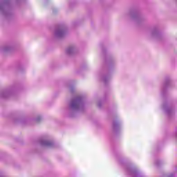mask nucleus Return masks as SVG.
Instances as JSON below:
<instances>
[{"mask_svg":"<svg viewBox=\"0 0 177 177\" xmlns=\"http://www.w3.org/2000/svg\"><path fill=\"white\" fill-rule=\"evenodd\" d=\"M85 110V100L81 95L73 98L68 106L67 113L69 117H74L77 113Z\"/></svg>","mask_w":177,"mask_h":177,"instance_id":"f257e3e1","label":"nucleus"},{"mask_svg":"<svg viewBox=\"0 0 177 177\" xmlns=\"http://www.w3.org/2000/svg\"><path fill=\"white\" fill-rule=\"evenodd\" d=\"M12 0H1L0 3V16L8 17L10 15Z\"/></svg>","mask_w":177,"mask_h":177,"instance_id":"f03ea898","label":"nucleus"},{"mask_svg":"<svg viewBox=\"0 0 177 177\" xmlns=\"http://www.w3.org/2000/svg\"><path fill=\"white\" fill-rule=\"evenodd\" d=\"M162 109L164 110L166 115L169 118H172V117H174V115H175V110L174 109L172 106H171L167 102H165V104H163Z\"/></svg>","mask_w":177,"mask_h":177,"instance_id":"7ed1b4c3","label":"nucleus"},{"mask_svg":"<svg viewBox=\"0 0 177 177\" xmlns=\"http://www.w3.org/2000/svg\"><path fill=\"white\" fill-rule=\"evenodd\" d=\"M54 35L55 38H63L66 35V28L64 26H59L55 29Z\"/></svg>","mask_w":177,"mask_h":177,"instance_id":"20e7f679","label":"nucleus"},{"mask_svg":"<svg viewBox=\"0 0 177 177\" xmlns=\"http://www.w3.org/2000/svg\"><path fill=\"white\" fill-rule=\"evenodd\" d=\"M39 143L41 146H45L46 147H55V142L53 141L48 140L45 138L40 139Z\"/></svg>","mask_w":177,"mask_h":177,"instance_id":"39448f33","label":"nucleus"},{"mask_svg":"<svg viewBox=\"0 0 177 177\" xmlns=\"http://www.w3.org/2000/svg\"><path fill=\"white\" fill-rule=\"evenodd\" d=\"M126 171L127 174L129 175V176H131V177L139 176V172H138V169L135 167H127Z\"/></svg>","mask_w":177,"mask_h":177,"instance_id":"423d86ee","label":"nucleus"},{"mask_svg":"<svg viewBox=\"0 0 177 177\" xmlns=\"http://www.w3.org/2000/svg\"><path fill=\"white\" fill-rule=\"evenodd\" d=\"M170 85H171V78L166 77L165 79V82H164V84H163V88H162V95H165V91H167V88L168 87H169Z\"/></svg>","mask_w":177,"mask_h":177,"instance_id":"0eeeda50","label":"nucleus"},{"mask_svg":"<svg viewBox=\"0 0 177 177\" xmlns=\"http://www.w3.org/2000/svg\"><path fill=\"white\" fill-rule=\"evenodd\" d=\"M151 35L153 38H156V39H160L161 38V33L158 31V29L154 28L151 30Z\"/></svg>","mask_w":177,"mask_h":177,"instance_id":"6e6552de","label":"nucleus"},{"mask_svg":"<svg viewBox=\"0 0 177 177\" xmlns=\"http://www.w3.org/2000/svg\"><path fill=\"white\" fill-rule=\"evenodd\" d=\"M13 93V91L12 90H5L4 91L1 93V97H3L4 99H8Z\"/></svg>","mask_w":177,"mask_h":177,"instance_id":"1a4fd4ad","label":"nucleus"},{"mask_svg":"<svg viewBox=\"0 0 177 177\" xmlns=\"http://www.w3.org/2000/svg\"><path fill=\"white\" fill-rule=\"evenodd\" d=\"M77 51V48H75V46H71L66 48V54L67 55H74V53Z\"/></svg>","mask_w":177,"mask_h":177,"instance_id":"9d476101","label":"nucleus"},{"mask_svg":"<svg viewBox=\"0 0 177 177\" xmlns=\"http://www.w3.org/2000/svg\"><path fill=\"white\" fill-rule=\"evenodd\" d=\"M113 129L115 132H117L120 129V122L117 120L113 122Z\"/></svg>","mask_w":177,"mask_h":177,"instance_id":"9b49d317","label":"nucleus"},{"mask_svg":"<svg viewBox=\"0 0 177 177\" xmlns=\"http://www.w3.org/2000/svg\"><path fill=\"white\" fill-rule=\"evenodd\" d=\"M101 80H102L104 84H106L107 82H109V81H110V75L107 74L101 77Z\"/></svg>","mask_w":177,"mask_h":177,"instance_id":"f8f14e48","label":"nucleus"},{"mask_svg":"<svg viewBox=\"0 0 177 177\" xmlns=\"http://www.w3.org/2000/svg\"><path fill=\"white\" fill-rule=\"evenodd\" d=\"M2 52H9L10 50V47L6 46L1 48Z\"/></svg>","mask_w":177,"mask_h":177,"instance_id":"ddd939ff","label":"nucleus"},{"mask_svg":"<svg viewBox=\"0 0 177 177\" xmlns=\"http://www.w3.org/2000/svg\"><path fill=\"white\" fill-rule=\"evenodd\" d=\"M160 162H161V161L160 160H156V161H155V164H156V165H160Z\"/></svg>","mask_w":177,"mask_h":177,"instance_id":"4468645a","label":"nucleus"},{"mask_svg":"<svg viewBox=\"0 0 177 177\" xmlns=\"http://www.w3.org/2000/svg\"><path fill=\"white\" fill-rule=\"evenodd\" d=\"M69 91H70V92H74V87H73V86H71L70 88H69Z\"/></svg>","mask_w":177,"mask_h":177,"instance_id":"2eb2a0df","label":"nucleus"},{"mask_svg":"<svg viewBox=\"0 0 177 177\" xmlns=\"http://www.w3.org/2000/svg\"><path fill=\"white\" fill-rule=\"evenodd\" d=\"M133 17L136 18V17H138V14L135 13L134 15H132Z\"/></svg>","mask_w":177,"mask_h":177,"instance_id":"dca6fc26","label":"nucleus"},{"mask_svg":"<svg viewBox=\"0 0 177 177\" xmlns=\"http://www.w3.org/2000/svg\"><path fill=\"white\" fill-rule=\"evenodd\" d=\"M98 106L102 107V102H98Z\"/></svg>","mask_w":177,"mask_h":177,"instance_id":"f3484780","label":"nucleus"},{"mask_svg":"<svg viewBox=\"0 0 177 177\" xmlns=\"http://www.w3.org/2000/svg\"><path fill=\"white\" fill-rule=\"evenodd\" d=\"M40 120H41V117H39V118L37 119V121L39 122Z\"/></svg>","mask_w":177,"mask_h":177,"instance_id":"a211bd4d","label":"nucleus"},{"mask_svg":"<svg viewBox=\"0 0 177 177\" xmlns=\"http://www.w3.org/2000/svg\"><path fill=\"white\" fill-rule=\"evenodd\" d=\"M169 177H174V174H171Z\"/></svg>","mask_w":177,"mask_h":177,"instance_id":"6ab92c4d","label":"nucleus"},{"mask_svg":"<svg viewBox=\"0 0 177 177\" xmlns=\"http://www.w3.org/2000/svg\"><path fill=\"white\" fill-rule=\"evenodd\" d=\"M19 1H20V0H17V2H19Z\"/></svg>","mask_w":177,"mask_h":177,"instance_id":"aec40b11","label":"nucleus"},{"mask_svg":"<svg viewBox=\"0 0 177 177\" xmlns=\"http://www.w3.org/2000/svg\"><path fill=\"white\" fill-rule=\"evenodd\" d=\"M0 176H1V174H0Z\"/></svg>","mask_w":177,"mask_h":177,"instance_id":"412c9836","label":"nucleus"}]
</instances>
